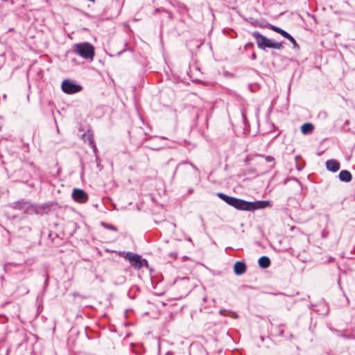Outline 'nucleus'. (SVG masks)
Segmentation results:
<instances>
[{"mask_svg": "<svg viewBox=\"0 0 355 355\" xmlns=\"http://www.w3.org/2000/svg\"><path fill=\"white\" fill-rule=\"evenodd\" d=\"M248 46H253V44L252 42H248L245 44V48H248Z\"/></svg>", "mask_w": 355, "mask_h": 355, "instance_id": "25", "label": "nucleus"}, {"mask_svg": "<svg viewBox=\"0 0 355 355\" xmlns=\"http://www.w3.org/2000/svg\"><path fill=\"white\" fill-rule=\"evenodd\" d=\"M28 204V200L25 199H21L19 200L15 201L10 205V207L13 209L20 210L25 211L26 205Z\"/></svg>", "mask_w": 355, "mask_h": 355, "instance_id": "7", "label": "nucleus"}, {"mask_svg": "<svg viewBox=\"0 0 355 355\" xmlns=\"http://www.w3.org/2000/svg\"><path fill=\"white\" fill-rule=\"evenodd\" d=\"M180 166V164H178V165L176 166V168H175V171H174V173H173V178H174V176L175 175V173H176V172H177V170H178V168H179V166Z\"/></svg>", "mask_w": 355, "mask_h": 355, "instance_id": "26", "label": "nucleus"}, {"mask_svg": "<svg viewBox=\"0 0 355 355\" xmlns=\"http://www.w3.org/2000/svg\"><path fill=\"white\" fill-rule=\"evenodd\" d=\"M314 130V126L312 123H304L302 126H301V132L302 134L304 135H309V134H311L313 132Z\"/></svg>", "mask_w": 355, "mask_h": 355, "instance_id": "15", "label": "nucleus"}, {"mask_svg": "<svg viewBox=\"0 0 355 355\" xmlns=\"http://www.w3.org/2000/svg\"><path fill=\"white\" fill-rule=\"evenodd\" d=\"M339 180L341 182H349L352 180V173L347 170H342L338 174Z\"/></svg>", "mask_w": 355, "mask_h": 355, "instance_id": "12", "label": "nucleus"}, {"mask_svg": "<svg viewBox=\"0 0 355 355\" xmlns=\"http://www.w3.org/2000/svg\"><path fill=\"white\" fill-rule=\"evenodd\" d=\"M267 27L268 28H270V30H272V31H273L280 34L282 36H283L285 38L289 34L288 32H286V31L283 30L282 28H279L278 26H276L275 25L270 24H268Z\"/></svg>", "mask_w": 355, "mask_h": 355, "instance_id": "14", "label": "nucleus"}, {"mask_svg": "<svg viewBox=\"0 0 355 355\" xmlns=\"http://www.w3.org/2000/svg\"><path fill=\"white\" fill-rule=\"evenodd\" d=\"M128 296H129V297H130V298H131V299H134V298H135V296H133V295H131V296H130V293H129V292L128 293Z\"/></svg>", "mask_w": 355, "mask_h": 355, "instance_id": "30", "label": "nucleus"}, {"mask_svg": "<svg viewBox=\"0 0 355 355\" xmlns=\"http://www.w3.org/2000/svg\"><path fill=\"white\" fill-rule=\"evenodd\" d=\"M83 138L85 142H88L89 145L93 144V143L94 142L93 139V134L90 131L84 133L83 135Z\"/></svg>", "mask_w": 355, "mask_h": 355, "instance_id": "16", "label": "nucleus"}, {"mask_svg": "<svg viewBox=\"0 0 355 355\" xmlns=\"http://www.w3.org/2000/svg\"><path fill=\"white\" fill-rule=\"evenodd\" d=\"M193 189H189V191H188V192H189V193H193Z\"/></svg>", "mask_w": 355, "mask_h": 355, "instance_id": "32", "label": "nucleus"}, {"mask_svg": "<svg viewBox=\"0 0 355 355\" xmlns=\"http://www.w3.org/2000/svg\"><path fill=\"white\" fill-rule=\"evenodd\" d=\"M327 169L331 172H337L340 169V163L336 159H329L325 163Z\"/></svg>", "mask_w": 355, "mask_h": 355, "instance_id": "8", "label": "nucleus"}, {"mask_svg": "<svg viewBox=\"0 0 355 355\" xmlns=\"http://www.w3.org/2000/svg\"><path fill=\"white\" fill-rule=\"evenodd\" d=\"M282 43L283 42H275L272 40H271V42H270L269 49H275L280 50V49H283Z\"/></svg>", "mask_w": 355, "mask_h": 355, "instance_id": "17", "label": "nucleus"}, {"mask_svg": "<svg viewBox=\"0 0 355 355\" xmlns=\"http://www.w3.org/2000/svg\"><path fill=\"white\" fill-rule=\"evenodd\" d=\"M182 164H190V165L192 166V168H194L195 170L198 171V168H197L194 164H192V163H191V162H183Z\"/></svg>", "mask_w": 355, "mask_h": 355, "instance_id": "22", "label": "nucleus"}, {"mask_svg": "<svg viewBox=\"0 0 355 355\" xmlns=\"http://www.w3.org/2000/svg\"><path fill=\"white\" fill-rule=\"evenodd\" d=\"M53 205V204L51 202H46L41 205H37V208L40 211L38 215L48 214L51 211Z\"/></svg>", "mask_w": 355, "mask_h": 355, "instance_id": "11", "label": "nucleus"}, {"mask_svg": "<svg viewBox=\"0 0 355 355\" xmlns=\"http://www.w3.org/2000/svg\"><path fill=\"white\" fill-rule=\"evenodd\" d=\"M216 196L228 205L240 211H254L270 206V201L269 200L247 201L243 199L227 196L221 192L217 193Z\"/></svg>", "mask_w": 355, "mask_h": 355, "instance_id": "1", "label": "nucleus"}, {"mask_svg": "<svg viewBox=\"0 0 355 355\" xmlns=\"http://www.w3.org/2000/svg\"><path fill=\"white\" fill-rule=\"evenodd\" d=\"M286 38L287 40H288L292 43L293 49H300L299 44L297 43L295 38L290 33L287 35V37Z\"/></svg>", "mask_w": 355, "mask_h": 355, "instance_id": "18", "label": "nucleus"}, {"mask_svg": "<svg viewBox=\"0 0 355 355\" xmlns=\"http://www.w3.org/2000/svg\"><path fill=\"white\" fill-rule=\"evenodd\" d=\"M265 159L267 162H274V158L272 156H266Z\"/></svg>", "mask_w": 355, "mask_h": 355, "instance_id": "21", "label": "nucleus"}, {"mask_svg": "<svg viewBox=\"0 0 355 355\" xmlns=\"http://www.w3.org/2000/svg\"><path fill=\"white\" fill-rule=\"evenodd\" d=\"M125 258L128 259L130 264L136 269H140L144 263H148L145 259H141V256L132 252H128L126 253Z\"/></svg>", "mask_w": 355, "mask_h": 355, "instance_id": "4", "label": "nucleus"}, {"mask_svg": "<svg viewBox=\"0 0 355 355\" xmlns=\"http://www.w3.org/2000/svg\"><path fill=\"white\" fill-rule=\"evenodd\" d=\"M170 256H171V257H177V254H176V253H173V252H171V253L170 254Z\"/></svg>", "mask_w": 355, "mask_h": 355, "instance_id": "29", "label": "nucleus"}, {"mask_svg": "<svg viewBox=\"0 0 355 355\" xmlns=\"http://www.w3.org/2000/svg\"><path fill=\"white\" fill-rule=\"evenodd\" d=\"M246 265L244 261H238L234 265V272L236 275H241L246 271Z\"/></svg>", "mask_w": 355, "mask_h": 355, "instance_id": "9", "label": "nucleus"}, {"mask_svg": "<svg viewBox=\"0 0 355 355\" xmlns=\"http://www.w3.org/2000/svg\"><path fill=\"white\" fill-rule=\"evenodd\" d=\"M49 284V276L48 275H46V279L44 281V288H46L48 286Z\"/></svg>", "mask_w": 355, "mask_h": 355, "instance_id": "23", "label": "nucleus"}, {"mask_svg": "<svg viewBox=\"0 0 355 355\" xmlns=\"http://www.w3.org/2000/svg\"><path fill=\"white\" fill-rule=\"evenodd\" d=\"M27 164L33 168H35V165L33 162H27Z\"/></svg>", "mask_w": 355, "mask_h": 355, "instance_id": "28", "label": "nucleus"}, {"mask_svg": "<svg viewBox=\"0 0 355 355\" xmlns=\"http://www.w3.org/2000/svg\"><path fill=\"white\" fill-rule=\"evenodd\" d=\"M251 58H252V60H256V59H257V55H256V53H253L252 54Z\"/></svg>", "mask_w": 355, "mask_h": 355, "instance_id": "27", "label": "nucleus"}, {"mask_svg": "<svg viewBox=\"0 0 355 355\" xmlns=\"http://www.w3.org/2000/svg\"><path fill=\"white\" fill-rule=\"evenodd\" d=\"M349 123V120H347V121L345 122V125H348Z\"/></svg>", "mask_w": 355, "mask_h": 355, "instance_id": "34", "label": "nucleus"}, {"mask_svg": "<svg viewBox=\"0 0 355 355\" xmlns=\"http://www.w3.org/2000/svg\"><path fill=\"white\" fill-rule=\"evenodd\" d=\"M322 235L323 237H326L327 236V234L324 232H322Z\"/></svg>", "mask_w": 355, "mask_h": 355, "instance_id": "33", "label": "nucleus"}, {"mask_svg": "<svg viewBox=\"0 0 355 355\" xmlns=\"http://www.w3.org/2000/svg\"><path fill=\"white\" fill-rule=\"evenodd\" d=\"M73 51L86 60H92L95 55L94 46L87 42L74 44Z\"/></svg>", "mask_w": 355, "mask_h": 355, "instance_id": "2", "label": "nucleus"}, {"mask_svg": "<svg viewBox=\"0 0 355 355\" xmlns=\"http://www.w3.org/2000/svg\"><path fill=\"white\" fill-rule=\"evenodd\" d=\"M258 263L260 268L266 269L270 266L271 262L268 257L262 256L259 259Z\"/></svg>", "mask_w": 355, "mask_h": 355, "instance_id": "13", "label": "nucleus"}, {"mask_svg": "<svg viewBox=\"0 0 355 355\" xmlns=\"http://www.w3.org/2000/svg\"><path fill=\"white\" fill-rule=\"evenodd\" d=\"M61 87L62 90L68 94L78 93L83 89L80 85L77 84L74 81L69 79L64 80L62 83Z\"/></svg>", "mask_w": 355, "mask_h": 355, "instance_id": "3", "label": "nucleus"}, {"mask_svg": "<svg viewBox=\"0 0 355 355\" xmlns=\"http://www.w3.org/2000/svg\"><path fill=\"white\" fill-rule=\"evenodd\" d=\"M40 211L37 208V205L31 204L30 201L28 200V204L26 205L24 214H39Z\"/></svg>", "mask_w": 355, "mask_h": 355, "instance_id": "10", "label": "nucleus"}, {"mask_svg": "<svg viewBox=\"0 0 355 355\" xmlns=\"http://www.w3.org/2000/svg\"><path fill=\"white\" fill-rule=\"evenodd\" d=\"M23 171H24V170L22 169V170H20L19 172V173H21V172H23Z\"/></svg>", "mask_w": 355, "mask_h": 355, "instance_id": "35", "label": "nucleus"}, {"mask_svg": "<svg viewBox=\"0 0 355 355\" xmlns=\"http://www.w3.org/2000/svg\"><path fill=\"white\" fill-rule=\"evenodd\" d=\"M101 225L103 227H104L106 229H108V230H112V231H114V232H117V230H118V229H117V227L116 226L112 225L111 224H108V223H105V222H101Z\"/></svg>", "mask_w": 355, "mask_h": 355, "instance_id": "19", "label": "nucleus"}, {"mask_svg": "<svg viewBox=\"0 0 355 355\" xmlns=\"http://www.w3.org/2000/svg\"><path fill=\"white\" fill-rule=\"evenodd\" d=\"M252 35L256 40V43L259 49L265 50L267 48H270L271 39L261 35L258 31H254L252 33Z\"/></svg>", "mask_w": 355, "mask_h": 355, "instance_id": "5", "label": "nucleus"}, {"mask_svg": "<svg viewBox=\"0 0 355 355\" xmlns=\"http://www.w3.org/2000/svg\"><path fill=\"white\" fill-rule=\"evenodd\" d=\"M72 198L76 202L83 203L87 200L88 195L84 190L76 188L73 190Z\"/></svg>", "mask_w": 355, "mask_h": 355, "instance_id": "6", "label": "nucleus"}, {"mask_svg": "<svg viewBox=\"0 0 355 355\" xmlns=\"http://www.w3.org/2000/svg\"><path fill=\"white\" fill-rule=\"evenodd\" d=\"M0 59H2V56L1 55L0 56Z\"/></svg>", "mask_w": 355, "mask_h": 355, "instance_id": "36", "label": "nucleus"}, {"mask_svg": "<svg viewBox=\"0 0 355 355\" xmlns=\"http://www.w3.org/2000/svg\"><path fill=\"white\" fill-rule=\"evenodd\" d=\"M92 148H93L94 152L95 153L97 150L96 146L95 145V143L94 142L93 144L90 145Z\"/></svg>", "mask_w": 355, "mask_h": 355, "instance_id": "24", "label": "nucleus"}, {"mask_svg": "<svg viewBox=\"0 0 355 355\" xmlns=\"http://www.w3.org/2000/svg\"><path fill=\"white\" fill-rule=\"evenodd\" d=\"M31 178V175L30 173L24 172L22 176L21 182H26Z\"/></svg>", "mask_w": 355, "mask_h": 355, "instance_id": "20", "label": "nucleus"}, {"mask_svg": "<svg viewBox=\"0 0 355 355\" xmlns=\"http://www.w3.org/2000/svg\"><path fill=\"white\" fill-rule=\"evenodd\" d=\"M6 98H7L6 94H3V99L4 101H6Z\"/></svg>", "mask_w": 355, "mask_h": 355, "instance_id": "31", "label": "nucleus"}]
</instances>
